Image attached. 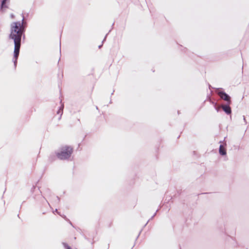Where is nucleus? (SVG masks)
I'll return each mask as SVG.
<instances>
[{
    "instance_id": "obj_7",
    "label": "nucleus",
    "mask_w": 249,
    "mask_h": 249,
    "mask_svg": "<svg viewBox=\"0 0 249 249\" xmlns=\"http://www.w3.org/2000/svg\"><path fill=\"white\" fill-rule=\"evenodd\" d=\"M210 102L213 105H214V106H215V105H216V104H217V103H216V102H214V101H212L211 100H210Z\"/></svg>"
},
{
    "instance_id": "obj_5",
    "label": "nucleus",
    "mask_w": 249,
    "mask_h": 249,
    "mask_svg": "<svg viewBox=\"0 0 249 249\" xmlns=\"http://www.w3.org/2000/svg\"><path fill=\"white\" fill-rule=\"evenodd\" d=\"M219 153L221 156H225L227 154L226 149L223 146V145L220 144L219 148Z\"/></svg>"
},
{
    "instance_id": "obj_2",
    "label": "nucleus",
    "mask_w": 249,
    "mask_h": 249,
    "mask_svg": "<svg viewBox=\"0 0 249 249\" xmlns=\"http://www.w3.org/2000/svg\"><path fill=\"white\" fill-rule=\"evenodd\" d=\"M218 94L220 95V97L221 99L226 102V103L231 104L232 102L231 100V96L224 91H219L218 92Z\"/></svg>"
},
{
    "instance_id": "obj_8",
    "label": "nucleus",
    "mask_w": 249,
    "mask_h": 249,
    "mask_svg": "<svg viewBox=\"0 0 249 249\" xmlns=\"http://www.w3.org/2000/svg\"><path fill=\"white\" fill-rule=\"evenodd\" d=\"M243 119H244V122L245 123V124H246L247 123V122L245 119V117L244 116H243Z\"/></svg>"
},
{
    "instance_id": "obj_1",
    "label": "nucleus",
    "mask_w": 249,
    "mask_h": 249,
    "mask_svg": "<svg viewBox=\"0 0 249 249\" xmlns=\"http://www.w3.org/2000/svg\"><path fill=\"white\" fill-rule=\"evenodd\" d=\"M21 35L22 30L21 24L18 22L13 23L11 26V32L10 37L14 40V55L16 58L18 57L19 54Z\"/></svg>"
},
{
    "instance_id": "obj_12",
    "label": "nucleus",
    "mask_w": 249,
    "mask_h": 249,
    "mask_svg": "<svg viewBox=\"0 0 249 249\" xmlns=\"http://www.w3.org/2000/svg\"><path fill=\"white\" fill-rule=\"evenodd\" d=\"M244 65L242 66V70L243 69Z\"/></svg>"
},
{
    "instance_id": "obj_9",
    "label": "nucleus",
    "mask_w": 249,
    "mask_h": 249,
    "mask_svg": "<svg viewBox=\"0 0 249 249\" xmlns=\"http://www.w3.org/2000/svg\"><path fill=\"white\" fill-rule=\"evenodd\" d=\"M6 0H3L2 3V6H3L4 5V4L6 2Z\"/></svg>"
},
{
    "instance_id": "obj_11",
    "label": "nucleus",
    "mask_w": 249,
    "mask_h": 249,
    "mask_svg": "<svg viewBox=\"0 0 249 249\" xmlns=\"http://www.w3.org/2000/svg\"><path fill=\"white\" fill-rule=\"evenodd\" d=\"M207 97H208V98H210V95H208V96H207Z\"/></svg>"
},
{
    "instance_id": "obj_3",
    "label": "nucleus",
    "mask_w": 249,
    "mask_h": 249,
    "mask_svg": "<svg viewBox=\"0 0 249 249\" xmlns=\"http://www.w3.org/2000/svg\"><path fill=\"white\" fill-rule=\"evenodd\" d=\"M66 151H62L60 154H59L58 157L61 159H65L70 157L71 153V149L68 147L66 149Z\"/></svg>"
},
{
    "instance_id": "obj_4",
    "label": "nucleus",
    "mask_w": 249,
    "mask_h": 249,
    "mask_svg": "<svg viewBox=\"0 0 249 249\" xmlns=\"http://www.w3.org/2000/svg\"><path fill=\"white\" fill-rule=\"evenodd\" d=\"M231 104H228L226 103L225 105H222L221 106V108H222L223 111L227 114V115H231V108L230 107V105Z\"/></svg>"
},
{
    "instance_id": "obj_10",
    "label": "nucleus",
    "mask_w": 249,
    "mask_h": 249,
    "mask_svg": "<svg viewBox=\"0 0 249 249\" xmlns=\"http://www.w3.org/2000/svg\"><path fill=\"white\" fill-rule=\"evenodd\" d=\"M208 85H209V89H211V88H212V87L211 86V85L210 84H208Z\"/></svg>"
},
{
    "instance_id": "obj_6",
    "label": "nucleus",
    "mask_w": 249,
    "mask_h": 249,
    "mask_svg": "<svg viewBox=\"0 0 249 249\" xmlns=\"http://www.w3.org/2000/svg\"><path fill=\"white\" fill-rule=\"evenodd\" d=\"M214 107L215 109L216 110V111L217 112L220 111L221 106L220 107H217L216 105H215V106H214Z\"/></svg>"
}]
</instances>
